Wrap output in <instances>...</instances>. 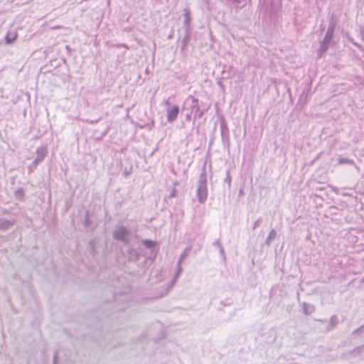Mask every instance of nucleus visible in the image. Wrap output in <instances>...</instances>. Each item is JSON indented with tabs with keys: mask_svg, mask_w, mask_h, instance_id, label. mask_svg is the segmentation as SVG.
I'll use <instances>...</instances> for the list:
<instances>
[{
	"mask_svg": "<svg viewBox=\"0 0 364 364\" xmlns=\"http://www.w3.org/2000/svg\"><path fill=\"white\" fill-rule=\"evenodd\" d=\"M129 296L124 292L114 293L113 301H107L99 308L95 312L92 321V326H94L95 331L93 338L98 341L101 336L102 327L105 326L103 321L114 312L124 311L128 307Z\"/></svg>",
	"mask_w": 364,
	"mask_h": 364,
	"instance_id": "obj_1",
	"label": "nucleus"
},
{
	"mask_svg": "<svg viewBox=\"0 0 364 364\" xmlns=\"http://www.w3.org/2000/svg\"><path fill=\"white\" fill-rule=\"evenodd\" d=\"M181 113H186L185 121H182L181 122L182 128L185 127V122L191 121L192 114H193V125H195L196 120L202 118L198 99L193 95H188L183 101L181 107Z\"/></svg>",
	"mask_w": 364,
	"mask_h": 364,
	"instance_id": "obj_2",
	"label": "nucleus"
},
{
	"mask_svg": "<svg viewBox=\"0 0 364 364\" xmlns=\"http://www.w3.org/2000/svg\"><path fill=\"white\" fill-rule=\"evenodd\" d=\"M198 201L200 204H203L208 197V188H207V173H206V161L204 162L202 167V172L200 174L198 185L196 191Z\"/></svg>",
	"mask_w": 364,
	"mask_h": 364,
	"instance_id": "obj_3",
	"label": "nucleus"
},
{
	"mask_svg": "<svg viewBox=\"0 0 364 364\" xmlns=\"http://www.w3.org/2000/svg\"><path fill=\"white\" fill-rule=\"evenodd\" d=\"M131 230L124 225H117L112 232V237L114 240L122 242L124 245H130V240L129 238Z\"/></svg>",
	"mask_w": 364,
	"mask_h": 364,
	"instance_id": "obj_4",
	"label": "nucleus"
},
{
	"mask_svg": "<svg viewBox=\"0 0 364 364\" xmlns=\"http://www.w3.org/2000/svg\"><path fill=\"white\" fill-rule=\"evenodd\" d=\"M334 33L327 32L325 34L323 39L320 42V47L318 50L317 58H321L328 50L331 44Z\"/></svg>",
	"mask_w": 364,
	"mask_h": 364,
	"instance_id": "obj_5",
	"label": "nucleus"
},
{
	"mask_svg": "<svg viewBox=\"0 0 364 364\" xmlns=\"http://www.w3.org/2000/svg\"><path fill=\"white\" fill-rule=\"evenodd\" d=\"M141 245L144 246L146 249L151 250V259L149 261L153 262L156 257V255L159 252V244L156 240H152L150 239H144L141 240Z\"/></svg>",
	"mask_w": 364,
	"mask_h": 364,
	"instance_id": "obj_6",
	"label": "nucleus"
},
{
	"mask_svg": "<svg viewBox=\"0 0 364 364\" xmlns=\"http://www.w3.org/2000/svg\"><path fill=\"white\" fill-rule=\"evenodd\" d=\"M220 134L223 146L229 149L230 144L229 128L227 122L224 119L220 121Z\"/></svg>",
	"mask_w": 364,
	"mask_h": 364,
	"instance_id": "obj_7",
	"label": "nucleus"
},
{
	"mask_svg": "<svg viewBox=\"0 0 364 364\" xmlns=\"http://www.w3.org/2000/svg\"><path fill=\"white\" fill-rule=\"evenodd\" d=\"M167 122L172 123L176 120L179 113L180 107L177 105L171 106L170 108H167Z\"/></svg>",
	"mask_w": 364,
	"mask_h": 364,
	"instance_id": "obj_8",
	"label": "nucleus"
},
{
	"mask_svg": "<svg viewBox=\"0 0 364 364\" xmlns=\"http://www.w3.org/2000/svg\"><path fill=\"white\" fill-rule=\"evenodd\" d=\"M129 248L127 250V260L129 262H136L139 260L140 257V253L134 247L128 246Z\"/></svg>",
	"mask_w": 364,
	"mask_h": 364,
	"instance_id": "obj_9",
	"label": "nucleus"
},
{
	"mask_svg": "<svg viewBox=\"0 0 364 364\" xmlns=\"http://www.w3.org/2000/svg\"><path fill=\"white\" fill-rule=\"evenodd\" d=\"M185 35L181 40V51L185 52L188 46L191 38L192 30H184Z\"/></svg>",
	"mask_w": 364,
	"mask_h": 364,
	"instance_id": "obj_10",
	"label": "nucleus"
},
{
	"mask_svg": "<svg viewBox=\"0 0 364 364\" xmlns=\"http://www.w3.org/2000/svg\"><path fill=\"white\" fill-rule=\"evenodd\" d=\"M183 16H184V21H183V29L184 30H192L191 28V11L188 8H185L183 9Z\"/></svg>",
	"mask_w": 364,
	"mask_h": 364,
	"instance_id": "obj_11",
	"label": "nucleus"
},
{
	"mask_svg": "<svg viewBox=\"0 0 364 364\" xmlns=\"http://www.w3.org/2000/svg\"><path fill=\"white\" fill-rule=\"evenodd\" d=\"M36 153L37 154L36 159L40 161H43L46 155L48 154V148L47 146L43 145L37 148Z\"/></svg>",
	"mask_w": 364,
	"mask_h": 364,
	"instance_id": "obj_12",
	"label": "nucleus"
},
{
	"mask_svg": "<svg viewBox=\"0 0 364 364\" xmlns=\"http://www.w3.org/2000/svg\"><path fill=\"white\" fill-rule=\"evenodd\" d=\"M301 305L303 314L306 316H309L316 311V307L313 304L304 301Z\"/></svg>",
	"mask_w": 364,
	"mask_h": 364,
	"instance_id": "obj_13",
	"label": "nucleus"
},
{
	"mask_svg": "<svg viewBox=\"0 0 364 364\" xmlns=\"http://www.w3.org/2000/svg\"><path fill=\"white\" fill-rule=\"evenodd\" d=\"M16 223L14 219L6 220L4 218H0V230H7Z\"/></svg>",
	"mask_w": 364,
	"mask_h": 364,
	"instance_id": "obj_14",
	"label": "nucleus"
},
{
	"mask_svg": "<svg viewBox=\"0 0 364 364\" xmlns=\"http://www.w3.org/2000/svg\"><path fill=\"white\" fill-rule=\"evenodd\" d=\"M18 38V34L16 32H7V33L5 36L4 41L6 44L11 45L15 42V41Z\"/></svg>",
	"mask_w": 364,
	"mask_h": 364,
	"instance_id": "obj_15",
	"label": "nucleus"
},
{
	"mask_svg": "<svg viewBox=\"0 0 364 364\" xmlns=\"http://www.w3.org/2000/svg\"><path fill=\"white\" fill-rule=\"evenodd\" d=\"M96 245L97 240L95 238L90 240L88 243V250L92 257H95L97 255Z\"/></svg>",
	"mask_w": 364,
	"mask_h": 364,
	"instance_id": "obj_16",
	"label": "nucleus"
},
{
	"mask_svg": "<svg viewBox=\"0 0 364 364\" xmlns=\"http://www.w3.org/2000/svg\"><path fill=\"white\" fill-rule=\"evenodd\" d=\"M60 66V62L57 59L51 60L48 64H46L43 68L47 69L46 72L49 73L51 71L50 68L56 69Z\"/></svg>",
	"mask_w": 364,
	"mask_h": 364,
	"instance_id": "obj_17",
	"label": "nucleus"
},
{
	"mask_svg": "<svg viewBox=\"0 0 364 364\" xmlns=\"http://www.w3.org/2000/svg\"><path fill=\"white\" fill-rule=\"evenodd\" d=\"M336 15L332 14L331 16V18L329 19V23H328V29H327V32H330V33H334V31H335V28H336Z\"/></svg>",
	"mask_w": 364,
	"mask_h": 364,
	"instance_id": "obj_18",
	"label": "nucleus"
},
{
	"mask_svg": "<svg viewBox=\"0 0 364 364\" xmlns=\"http://www.w3.org/2000/svg\"><path fill=\"white\" fill-rule=\"evenodd\" d=\"M338 323V318L336 315H333L330 318L328 325L326 327V331H331Z\"/></svg>",
	"mask_w": 364,
	"mask_h": 364,
	"instance_id": "obj_19",
	"label": "nucleus"
},
{
	"mask_svg": "<svg viewBox=\"0 0 364 364\" xmlns=\"http://www.w3.org/2000/svg\"><path fill=\"white\" fill-rule=\"evenodd\" d=\"M276 237H277V232L273 228L269 232V235H268L267 237L266 238L264 244L265 245H267V247H269L272 241L274 240L276 238Z\"/></svg>",
	"mask_w": 364,
	"mask_h": 364,
	"instance_id": "obj_20",
	"label": "nucleus"
},
{
	"mask_svg": "<svg viewBox=\"0 0 364 364\" xmlns=\"http://www.w3.org/2000/svg\"><path fill=\"white\" fill-rule=\"evenodd\" d=\"M338 164L340 165L343 164H349V165H354V161L353 159H350L348 158H345L341 156H340L338 158Z\"/></svg>",
	"mask_w": 364,
	"mask_h": 364,
	"instance_id": "obj_21",
	"label": "nucleus"
},
{
	"mask_svg": "<svg viewBox=\"0 0 364 364\" xmlns=\"http://www.w3.org/2000/svg\"><path fill=\"white\" fill-rule=\"evenodd\" d=\"M199 106H200V111L201 112L200 114L203 117L204 116V114L209 110L211 105L201 102H199Z\"/></svg>",
	"mask_w": 364,
	"mask_h": 364,
	"instance_id": "obj_22",
	"label": "nucleus"
},
{
	"mask_svg": "<svg viewBox=\"0 0 364 364\" xmlns=\"http://www.w3.org/2000/svg\"><path fill=\"white\" fill-rule=\"evenodd\" d=\"M364 350V344L360 346L355 347L350 352V355L354 357L357 356Z\"/></svg>",
	"mask_w": 364,
	"mask_h": 364,
	"instance_id": "obj_23",
	"label": "nucleus"
},
{
	"mask_svg": "<svg viewBox=\"0 0 364 364\" xmlns=\"http://www.w3.org/2000/svg\"><path fill=\"white\" fill-rule=\"evenodd\" d=\"M25 191L23 188H19L14 192V196L18 200H22L24 198Z\"/></svg>",
	"mask_w": 364,
	"mask_h": 364,
	"instance_id": "obj_24",
	"label": "nucleus"
},
{
	"mask_svg": "<svg viewBox=\"0 0 364 364\" xmlns=\"http://www.w3.org/2000/svg\"><path fill=\"white\" fill-rule=\"evenodd\" d=\"M92 224V220L90 218V211H85V220L83 222V225L85 228H88Z\"/></svg>",
	"mask_w": 364,
	"mask_h": 364,
	"instance_id": "obj_25",
	"label": "nucleus"
},
{
	"mask_svg": "<svg viewBox=\"0 0 364 364\" xmlns=\"http://www.w3.org/2000/svg\"><path fill=\"white\" fill-rule=\"evenodd\" d=\"M41 161L36 159H34V161L28 166V172L31 173L34 171L35 168H36L37 166Z\"/></svg>",
	"mask_w": 364,
	"mask_h": 364,
	"instance_id": "obj_26",
	"label": "nucleus"
},
{
	"mask_svg": "<svg viewBox=\"0 0 364 364\" xmlns=\"http://www.w3.org/2000/svg\"><path fill=\"white\" fill-rule=\"evenodd\" d=\"M109 130V127H107L104 132H102L100 135H97L95 137V139L97 141H102L103 138L107 134Z\"/></svg>",
	"mask_w": 364,
	"mask_h": 364,
	"instance_id": "obj_27",
	"label": "nucleus"
},
{
	"mask_svg": "<svg viewBox=\"0 0 364 364\" xmlns=\"http://www.w3.org/2000/svg\"><path fill=\"white\" fill-rule=\"evenodd\" d=\"M190 250H191V247H186L185 249V250L183 252V253L181 255V256L179 257V259L178 261V264H181L183 262V260L187 257Z\"/></svg>",
	"mask_w": 364,
	"mask_h": 364,
	"instance_id": "obj_28",
	"label": "nucleus"
},
{
	"mask_svg": "<svg viewBox=\"0 0 364 364\" xmlns=\"http://www.w3.org/2000/svg\"><path fill=\"white\" fill-rule=\"evenodd\" d=\"M226 68V65H224V68ZM222 79L226 80L231 78V73H230V70H226L225 69H223L222 73Z\"/></svg>",
	"mask_w": 364,
	"mask_h": 364,
	"instance_id": "obj_29",
	"label": "nucleus"
},
{
	"mask_svg": "<svg viewBox=\"0 0 364 364\" xmlns=\"http://www.w3.org/2000/svg\"><path fill=\"white\" fill-rule=\"evenodd\" d=\"M232 178L230 176V170L226 171V177L224 179V183H228V188L231 186Z\"/></svg>",
	"mask_w": 364,
	"mask_h": 364,
	"instance_id": "obj_30",
	"label": "nucleus"
},
{
	"mask_svg": "<svg viewBox=\"0 0 364 364\" xmlns=\"http://www.w3.org/2000/svg\"><path fill=\"white\" fill-rule=\"evenodd\" d=\"M355 199L360 203V209H364V193L360 194L359 197H355Z\"/></svg>",
	"mask_w": 364,
	"mask_h": 364,
	"instance_id": "obj_31",
	"label": "nucleus"
},
{
	"mask_svg": "<svg viewBox=\"0 0 364 364\" xmlns=\"http://www.w3.org/2000/svg\"><path fill=\"white\" fill-rule=\"evenodd\" d=\"M224 79H222V77H220L217 82V84L218 85V87H220V89L221 90V91L223 92H225V86L224 85V84L222 82V80H223Z\"/></svg>",
	"mask_w": 364,
	"mask_h": 364,
	"instance_id": "obj_32",
	"label": "nucleus"
},
{
	"mask_svg": "<svg viewBox=\"0 0 364 364\" xmlns=\"http://www.w3.org/2000/svg\"><path fill=\"white\" fill-rule=\"evenodd\" d=\"M177 269L175 272V274H174V277H175V279H177L178 277H179V275L181 274L182 272V268L181 267V264H178L177 263Z\"/></svg>",
	"mask_w": 364,
	"mask_h": 364,
	"instance_id": "obj_33",
	"label": "nucleus"
},
{
	"mask_svg": "<svg viewBox=\"0 0 364 364\" xmlns=\"http://www.w3.org/2000/svg\"><path fill=\"white\" fill-rule=\"evenodd\" d=\"M209 37L211 41V43L210 44V50H215L214 43L215 40L214 39V37L213 36L211 31L209 33Z\"/></svg>",
	"mask_w": 364,
	"mask_h": 364,
	"instance_id": "obj_34",
	"label": "nucleus"
},
{
	"mask_svg": "<svg viewBox=\"0 0 364 364\" xmlns=\"http://www.w3.org/2000/svg\"><path fill=\"white\" fill-rule=\"evenodd\" d=\"M154 124H155L154 120L153 119V120H151V122L150 123L145 124L144 126V127L146 128L148 130L151 131L153 129V127H154Z\"/></svg>",
	"mask_w": 364,
	"mask_h": 364,
	"instance_id": "obj_35",
	"label": "nucleus"
},
{
	"mask_svg": "<svg viewBox=\"0 0 364 364\" xmlns=\"http://www.w3.org/2000/svg\"><path fill=\"white\" fill-rule=\"evenodd\" d=\"M361 332H364V324L353 331V334H357Z\"/></svg>",
	"mask_w": 364,
	"mask_h": 364,
	"instance_id": "obj_36",
	"label": "nucleus"
},
{
	"mask_svg": "<svg viewBox=\"0 0 364 364\" xmlns=\"http://www.w3.org/2000/svg\"><path fill=\"white\" fill-rule=\"evenodd\" d=\"M176 194H177V191H176V188H173L169 196H168V198H175L176 196Z\"/></svg>",
	"mask_w": 364,
	"mask_h": 364,
	"instance_id": "obj_37",
	"label": "nucleus"
},
{
	"mask_svg": "<svg viewBox=\"0 0 364 364\" xmlns=\"http://www.w3.org/2000/svg\"><path fill=\"white\" fill-rule=\"evenodd\" d=\"M58 352L55 351L53 357V364H58Z\"/></svg>",
	"mask_w": 364,
	"mask_h": 364,
	"instance_id": "obj_38",
	"label": "nucleus"
},
{
	"mask_svg": "<svg viewBox=\"0 0 364 364\" xmlns=\"http://www.w3.org/2000/svg\"><path fill=\"white\" fill-rule=\"evenodd\" d=\"M218 249H219V252H220V254L221 257H223V260L225 261L226 260V256H225V252L223 247H220Z\"/></svg>",
	"mask_w": 364,
	"mask_h": 364,
	"instance_id": "obj_39",
	"label": "nucleus"
},
{
	"mask_svg": "<svg viewBox=\"0 0 364 364\" xmlns=\"http://www.w3.org/2000/svg\"><path fill=\"white\" fill-rule=\"evenodd\" d=\"M348 40H349V41H350L353 45H355V46H357L358 48H359L360 50H363V48H362V46H361L360 44H358V43H355L351 37L348 36Z\"/></svg>",
	"mask_w": 364,
	"mask_h": 364,
	"instance_id": "obj_40",
	"label": "nucleus"
},
{
	"mask_svg": "<svg viewBox=\"0 0 364 364\" xmlns=\"http://www.w3.org/2000/svg\"><path fill=\"white\" fill-rule=\"evenodd\" d=\"M262 222V218H259L257 219L255 223H254V225H253V230L256 229L260 224Z\"/></svg>",
	"mask_w": 364,
	"mask_h": 364,
	"instance_id": "obj_41",
	"label": "nucleus"
},
{
	"mask_svg": "<svg viewBox=\"0 0 364 364\" xmlns=\"http://www.w3.org/2000/svg\"><path fill=\"white\" fill-rule=\"evenodd\" d=\"M151 259V257H147L143 262L140 264L141 267H145L148 263V262Z\"/></svg>",
	"mask_w": 364,
	"mask_h": 364,
	"instance_id": "obj_42",
	"label": "nucleus"
},
{
	"mask_svg": "<svg viewBox=\"0 0 364 364\" xmlns=\"http://www.w3.org/2000/svg\"><path fill=\"white\" fill-rule=\"evenodd\" d=\"M213 245L215 246V247H217L218 248H220L222 246L221 245V242H220V240L218 239V240H216L213 243Z\"/></svg>",
	"mask_w": 364,
	"mask_h": 364,
	"instance_id": "obj_43",
	"label": "nucleus"
},
{
	"mask_svg": "<svg viewBox=\"0 0 364 364\" xmlns=\"http://www.w3.org/2000/svg\"><path fill=\"white\" fill-rule=\"evenodd\" d=\"M117 48H125L126 49H129V46L125 43H119L114 46Z\"/></svg>",
	"mask_w": 364,
	"mask_h": 364,
	"instance_id": "obj_44",
	"label": "nucleus"
},
{
	"mask_svg": "<svg viewBox=\"0 0 364 364\" xmlns=\"http://www.w3.org/2000/svg\"><path fill=\"white\" fill-rule=\"evenodd\" d=\"M131 171H132V167L130 168V170H127V168L123 172V175L127 178L128 177L130 173H131Z\"/></svg>",
	"mask_w": 364,
	"mask_h": 364,
	"instance_id": "obj_45",
	"label": "nucleus"
},
{
	"mask_svg": "<svg viewBox=\"0 0 364 364\" xmlns=\"http://www.w3.org/2000/svg\"><path fill=\"white\" fill-rule=\"evenodd\" d=\"M177 279H175V277H173V278L171 279V281L168 283V288H171L174 284H175V282H176Z\"/></svg>",
	"mask_w": 364,
	"mask_h": 364,
	"instance_id": "obj_46",
	"label": "nucleus"
},
{
	"mask_svg": "<svg viewBox=\"0 0 364 364\" xmlns=\"http://www.w3.org/2000/svg\"><path fill=\"white\" fill-rule=\"evenodd\" d=\"M360 35L362 40L364 41V28H360Z\"/></svg>",
	"mask_w": 364,
	"mask_h": 364,
	"instance_id": "obj_47",
	"label": "nucleus"
},
{
	"mask_svg": "<svg viewBox=\"0 0 364 364\" xmlns=\"http://www.w3.org/2000/svg\"><path fill=\"white\" fill-rule=\"evenodd\" d=\"M173 38V30L171 31V32L170 33V34L168 36L167 38L168 40H171Z\"/></svg>",
	"mask_w": 364,
	"mask_h": 364,
	"instance_id": "obj_48",
	"label": "nucleus"
},
{
	"mask_svg": "<svg viewBox=\"0 0 364 364\" xmlns=\"http://www.w3.org/2000/svg\"><path fill=\"white\" fill-rule=\"evenodd\" d=\"M158 149H159L158 146H156L154 150H152V151L150 154L149 156L152 157L154 156V154H155V152L157 151Z\"/></svg>",
	"mask_w": 364,
	"mask_h": 364,
	"instance_id": "obj_49",
	"label": "nucleus"
},
{
	"mask_svg": "<svg viewBox=\"0 0 364 364\" xmlns=\"http://www.w3.org/2000/svg\"><path fill=\"white\" fill-rule=\"evenodd\" d=\"M101 119V118H99L97 119H93V120H91V121H88L90 124H95V123H97Z\"/></svg>",
	"mask_w": 364,
	"mask_h": 364,
	"instance_id": "obj_50",
	"label": "nucleus"
},
{
	"mask_svg": "<svg viewBox=\"0 0 364 364\" xmlns=\"http://www.w3.org/2000/svg\"><path fill=\"white\" fill-rule=\"evenodd\" d=\"M291 309H292V306H290V305H288L287 307H286V311H287L288 313H290L291 311Z\"/></svg>",
	"mask_w": 364,
	"mask_h": 364,
	"instance_id": "obj_51",
	"label": "nucleus"
},
{
	"mask_svg": "<svg viewBox=\"0 0 364 364\" xmlns=\"http://www.w3.org/2000/svg\"><path fill=\"white\" fill-rule=\"evenodd\" d=\"M220 304L224 306H230L231 304V303H228V302H225L224 301H220Z\"/></svg>",
	"mask_w": 364,
	"mask_h": 364,
	"instance_id": "obj_52",
	"label": "nucleus"
},
{
	"mask_svg": "<svg viewBox=\"0 0 364 364\" xmlns=\"http://www.w3.org/2000/svg\"><path fill=\"white\" fill-rule=\"evenodd\" d=\"M65 49H66V50H67L69 53L72 51V48H70V46H68V45H66V46H65Z\"/></svg>",
	"mask_w": 364,
	"mask_h": 364,
	"instance_id": "obj_53",
	"label": "nucleus"
},
{
	"mask_svg": "<svg viewBox=\"0 0 364 364\" xmlns=\"http://www.w3.org/2000/svg\"><path fill=\"white\" fill-rule=\"evenodd\" d=\"M315 321H318V322H321V323H326L327 322V320L326 319H315Z\"/></svg>",
	"mask_w": 364,
	"mask_h": 364,
	"instance_id": "obj_54",
	"label": "nucleus"
},
{
	"mask_svg": "<svg viewBox=\"0 0 364 364\" xmlns=\"http://www.w3.org/2000/svg\"><path fill=\"white\" fill-rule=\"evenodd\" d=\"M164 105H168V106H170V105H171V102H170V101H169V99H167V100H165V102H164Z\"/></svg>",
	"mask_w": 364,
	"mask_h": 364,
	"instance_id": "obj_55",
	"label": "nucleus"
},
{
	"mask_svg": "<svg viewBox=\"0 0 364 364\" xmlns=\"http://www.w3.org/2000/svg\"><path fill=\"white\" fill-rule=\"evenodd\" d=\"M60 63L62 62L63 64H67V61L65 58H62L60 60H59Z\"/></svg>",
	"mask_w": 364,
	"mask_h": 364,
	"instance_id": "obj_56",
	"label": "nucleus"
},
{
	"mask_svg": "<svg viewBox=\"0 0 364 364\" xmlns=\"http://www.w3.org/2000/svg\"><path fill=\"white\" fill-rule=\"evenodd\" d=\"M179 184V182L176 181L175 182H173V188H176V186H178Z\"/></svg>",
	"mask_w": 364,
	"mask_h": 364,
	"instance_id": "obj_57",
	"label": "nucleus"
},
{
	"mask_svg": "<svg viewBox=\"0 0 364 364\" xmlns=\"http://www.w3.org/2000/svg\"><path fill=\"white\" fill-rule=\"evenodd\" d=\"M233 68H233V66H232V65H230V66L228 67V70H230V73H231V71L233 70Z\"/></svg>",
	"mask_w": 364,
	"mask_h": 364,
	"instance_id": "obj_58",
	"label": "nucleus"
},
{
	"mask_svg": "<svg viewBox=\"0 0 364 364\" xmlns=\"http://www.w3.org/2000/svg\"><path fill=\"white\" fill-rule=\"evenodd\" d=\"M244 194V191L242 189H240V191H239V196H241Z\"/></svg>",
	"mask_w": 364,
	"mask_h": 364,
	"instance_id": "obj_59",
	"label": "nucleus"
},
{
	"mask_svg": "<svg viewBox=\"0 0 364 364\" xmlns=\"http://www.w3.org/2000/svg\"><path fill=\"white\" fill-rule=\"evenodd\" d=\"M213 142V138L210 139V143H209V146H210L212 145Z\"/></svg>",
	"mask_w": 364,
	"mask_h": 364,
	"instance_id": "obj_60",
	"label": "nucleus"
},
{
	"mask_svg": "<svg viewBox=\"0 0 364 364\" xmlns=\"http://www.w3.org/2000/svg\"><path fill=\"white\" fill-rule=\"evenodd\" d=\"M325 29V27L323 26V25L322 24L321 26V31H323Z\"/></svg>",
	"mask_w": 364,
	"mask_h": 364,
	"instance_id": "obj_61",
	"label": "nucleus"
},
{
	"mask_svg": "<svg viewBox=\"0 0 364 364\" xmlns=\"http://www.w3.org/2000/svg\"><path fill=\"white\" fill-rule=\"evenodd\" d=\"M199 127H200V124H198V125L197 126V133H198V132H199Z\"/></svg>",
	"mask_w": 364,
	"mask_h": 364,
	"instance_id": "obj_62",
	"label": "nucleus"
},
{
	"mask_svg": "<svg viewBox=\"0 0 364 364\" xmlns=\"http://www.w3.org/2000/svg\"><path fill=\"white\" fill-rule=\"evenodd\" d=\"M216 126H217V123L215 122V126H214V129H213L214 130H215V129H216Z\"/></svg>",
	"mask_w": 364,
	"mask_h": 364,
	"instance_id": "obj_63",
	"label": "nucleus"
},
{
	"mask_svg": "<svg viewBox=\"0 0 364 364\" xmlns=\"http://www.w3.org/2000/svg\"><path fill=\"white\" fill-rule=\"evenodd\" d=\"M361 282H364V277H363V279H361Z\"/></svg>",
	"mask_w": 364,
	"mask_h": 364,
	"instance_id": "obj_64",
	"label": "nucleus"
}]
</instances>
